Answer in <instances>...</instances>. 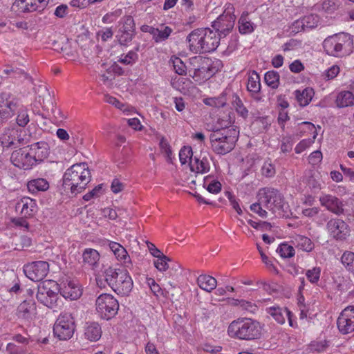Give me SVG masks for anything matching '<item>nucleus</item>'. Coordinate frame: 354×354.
Masks as SVG:
<instances>
[{
	"mask_svg": "<svg viewBox=\"0 0 354 354\" xmlns=\"http://www.w3.org/2000/svg\"><path fill=\"white\" fill-rule=\"evenodd\" d=\"M187 47L194 54L210 53L219 45V38L216 32L210 28H196L186 37Z\"/></svg>",
	"mask_w": 354,
	"mask_h": 354,
	"instance_id": "1",
	"label": "nucleus"
},
{
	"mask_svg": "<svg viewBox=\"0 0 354 354\" xmlns=\"http://www.w3.org/2000/svg\"><path fill=\"white\" fill-rule=\"evenodd\" d=\"M91 180V171L86 163L75 164L66 169L63 176V187L65 192L77 195L85 189Z\"/></svg>",
	"mask_w": 354,
	"mask_h": 354,
	"instance_id": "2",
	"label": "nucleus"
},
{
	"mask_svg": "<svg viewBox=\"0 0 354 354\" xmlns=\"http://www.w3.org/2000/svg\"><path fill=\"white\" fill-rule=\"evenodd\" d=\"M261 324L251 318H239L230 323L227 328L228 335L243 340H252L261 337Z\"/></svg>",
	"mask_w": 354,
	"mask_h": 354,
	"instance_id": "3",
	"label": "nucleus"
},
{
	"mask_svg": "<svg viewBox=\"0 0 354 354\" xmlns=\"http://www.w3.org/2000/svg\"><path fill=\"white\" fill-rule=\"evenodd\" d=\"M323 48L330 56L335 57L348 56L353 51V37L346 32L328 36L323 41Z\"/></svg>",
	"mask_w": 354,
	"mask_h": 354,
	"instance_id": "4",
	"label": "nucleus"
},
{
	"mask_svg": "<svg viewBox=\"0 0 354 354\" xmlns=\"http://www.w3.org/2000/svg\"><path fill=\"white\" fill-rule=\"evenodd\" d=\"M104 278L109 286L118 295L127 296L133 289L132 278L126 270L109 267L104 271Z\"/></svg>",
	"mask_w": 354,
	"mask_h": 354,
	"instance_id": "5",
	"label": "nucleus"
},
{
	"mask_svg": "<svg viewBox=\"0 0 354 354\" xmlns=\"http://www.w3.org/2000/svg\"><path fill=\"white\" fill-rule=\"evenodd\" d=\"M259 201L275 217L285 216L288 212V205L285 202L282 194L273 188H263L258 193Z\"/></svg>",
	"mask_w": 354,
	"mask_h": 354,
	"instance_id": "6",
	"label": "nucleus"
},
{
	"mask_svg": "<svg viewBox=\"0 0 354 354\" xmlns=\"http://www.w3.org/2000/svg\"><path fill=\"white\" fill-rule=\"evenodd\" d=\"M236 138V130L231 129L224 132L215 131L209 138L213 151L218 154H225L233 149Z\"/></svg>",
	"mask_w": 354,
	"mask_h": 354,
	"instance_id": "7",
	"label": "nucleus"
},
{
	"mask_svg": "<svg viewBox=\"0 0 354 354\" xmlns=\"http://www.w3.org/2000/svg\"><path fill=\"white\" fill-rule=\"evenodd\" d=\"M233 12V6L230 3L226 4L223 14L212 23L214 32H216L219 40L221 38L226 37L232 30L236 20Z\"/></svg>",
	"mask_w": 354,
	"mask_h": 354,
	"instance_id": "8",
	"label": "nucleus"
},
{
	"mask_svg": "<svg viewBox=\"0 0 354 354\" xmlns=\"http://www.w3.org/2000/svg\"><path fill=\"white\" fill-rule=\"evenodd\" d=\"M75 329L74 317L69 313H62L57 318L53 333L59 340H67L73 337Z\"/></svg>",
	"mask_w": 354,
	"mask_h": 354,
	"instance_id": "9",
	"label": "nucleus"
},
{
	"mask_svg": "<svg viewBox=\"0 0 354 354\" xmlns=\"http://www.w3.org/2000/svg\"><path fill=\"white\" fill-rule=\"evenodd\" d=\"M96 311L104 319L109 320L113 317L118 311V300L110 294H102L95 301Z\"/></svg>",
	"mask_w": 354,
	"mask_h": 354,
	"instance_id": "10",
	"label": "nucleus"
},
{
	"mask_svg": "<svg viewBox=\"0 0 354 354\" xmlns=\"http://www.w3.org/2000/svg\"><path fill=\"white\" fill-rule=\"evenodd\" d=\"M57 283L54 281H44L38 286L37 299L44 306L53 308L57 306V294L53 288L57 287Z\"/></svg>",
	"mask_w": 354,
	"mask_h": 354,
	"instance_id": "11",
	"label": "nucleus"
},
{
	"mask_svg": "<svg viewBox=\"0 0 354 354\" xmlns=\"http://www.w3.org/2000/svg\"><path fill=\"white\" fill-rule=\"evenodd\" d=\"M135 33V23L132 17L126 16L119 22V29L116 37L121 45L129 43Z\"/></svg>",
	"mask_w": 354,
	"mask_h": 354,
	"instance_id": "12",
	"label": "nucleus"
},
{
	"mask_svg": "<svg viewBox=\"0 0 354 354\" xmlns=\"http://www.w3.org/2000/svg\"><path fill=\"white\" fill-rule=\"evenodd\" d=\"M49 271V265L46 261L32 262L24 266L26 276L33 281H41Z\"/></svg>",
	"mask_w": 354,
	"mask_h": 354,
	"instance_id": "13",
	"label": "nucleus"
},
{
	"mask_svg": "<svg viewBox=\"0 0 354 354\" xmlns=\"http://www.w3.org/2000/svg\"><path fill=\"white\" fill-rule=\"evenodd\" d=\"M330 235L336 241H344L350 235V227L343 220L332 218L326 224Z\"/></svg>",
	"mask_w": 354,
	"mask_h": 354,
	"instance_id": "14",
	"label": "nucleus"
},
{
	"mask_svg": "<svg viewBox=\"0 0 354 354\" xmlns=\"http://www.w3.org/2000/svg\"><path fill=\"white\" fill-rule=\"evenodd\" d=\"M10 161L15 167L24 170L30 169L36 165L28 148L14 151L11 154Z\"/></svg>",
	"mask_w": 354,
	"mask_h": 354,
	"instance_id": "15",
	"label": "nucleus"
},
{
	"mask_svg": "<svg viewBox=\"0 0 354 354\" xmlns=\"http://www.w3.org/2000/svg\"><path fill=\"white\" fill-rule=\"evenodd\" d=\"M339 332L344 335L354 331V306H349L345 308L340 313L337 321Z\"/></svg>",
	"mask_w": 354,
	"mask_h": 354,
	"instance_id": "16",
	"label": "nucleus"
},
{
	"mask_svg": "<svg viewBox=\"0 0 354 354\" xmlns=\"http://www.w3.org/2000/svg\"><path fill=\"white\" fill-rule=\"evenodd\" d=\"M37 315L36 304L32 299L22 301L17 308V318L25 322H30Z\"/></svg>",
	"mask_w": 354,
	"mask_h": 354,
	"instance_id": "17",
	"label": "nucleus"
},
{
	"mask_svg": "<svg viewBox=\"0 0 354 354\" xmlns=\"http://www.w3.org/2000/svg\"><path fill=\"white\" fill-rule=\"evenodd\" d=\"M19 106V100L9 93L0 94V111L8 119L12 117Z\"/></svg>",
	"mask_w": 354,
	"mask_h": 354,
	"instance_id": "18",
	"label": "nucleus"
},
{
	"mask_svg": "<svg viewBox=\"0 0 354 354\" xmlns=\"http://www.w3.org/2000/svg\"><path fill=\"white\" fill-rule=\"evenodd\" d=\"M59 292L65 299L75 300L82 294L80 284L74 280L66 279L60 284Z\"/></svg>",
	"mask_w": 354,
	"mask_h": 354,
	"instance_id": "19",
	"label": "nucleus"
},
{
	"mask_svg": "<svg viewBox=\"0 0 354 354\" xmlns=\"http://www.w3.org/2000/svg\"><path fill=\"white\" fill-rule=\"evenodd\" d=\"M319 202L322 206L326 207L327 210L336 215L339 216L344 214L343 203L335 196L322 194L319 197Z\"/></svg>",
	"mask_w": 354,
	"mask_h": 354,
	"instance_id": "20",
	"label": "nucleus"
},
{
	"mask_svg": "<svg viewBox=\"0 0 354 354\" xmlns=\"http://www.w3.org/2000/svg\"><path fill=\"white\" fill-rule=\"evenodd\" d=\"M15 209L25 218L32 216L37 209L36 201L30 197H22L16 203Z\"/></svg>",
	"mask_w": 354,
	"mask_h": 354,
	"instance_id": "21",
	"label": "nucleus"
},
{
	"mask_svg": "<svg viewBox=\"0 0 354 354\" xmlns=\"http://www.w3.org/2000/svg\"><path fill=\"white\" fill-rule=\"evenodd\" d=\"M49 0H16L14 6L21 12H30L43 10Z\"/></svg>",
	"mask_w": 354,
	"mask_h": 354,
	"instance_id": "22",
	"label": "nucleus"
},
{
	"mask_svg": "<svg viewBox=\"0 0 354 354\" xmlns=\"http://www.w3.org/2000/svg\"><path fill=\"white\" fill-rule=\"evenodd\" d=\"M142 30L150 33L153 39L156 43L165 41L169 38L173 32L171 28L163 24H160L157 28L147 26L145 28H143Z\"/></svg>",
	"mask_w": 354,
	"mask_h": 354,
	"instance_id": "23",
	"label": "nucleus"
},
{
	"mask_svg": "<svg viewBox=\"0 0 354 354\" xmlns=\"http://www.w3.org/2000/svg\"><path fill=\"white\" fill-rule=\"evenodd\" d=\"M35 163L42 162L48 156V145L45 142H39L31 145L28 148Z\"/></svg>",
	"mask_w": 354,
	"mask_h": 354,
	"instance_id": "24",
	"label": "nucleus"
},
{
	"mask_svg": "<svg viewBox=\"0 0 354 354\" xmlns=\"http://www.w3.org/2000/svg\"><path fill=\"white\" fill-rule=\"evenodd\" d=\"M82 260L84 266L95 270L100 266V254L95 249L86 248L82 252Z\"/></svg>",
	"mask_w": 354,
	"mask_h": 354,
	"instance_id": "25",
	"label": "nucleus"
},
{
	"mask_svg": "<svg viewBox=\"0 0 354 354\" xmlns=\"http://www.w3.org/2000/svg\"><path fill=\"white\" fill-rule=\"evenodd\" d=\"M109 245L118 260L122 261L127 268H131V261L126 249L116 242L111 241Z\"/></svg>",
	"mask_w": 354,
	"mask_h": 354,
	"instance_id": "26",
	"label": "nucleus"
},
{
	"mask_svg": "<svg viewBox=\"0 0 354 354\" xmlns=\"http://www.w3.org/2000/svg\"><path fill=\"white\" fill-rule=\"evenodd\" d=\"M266 312L280 324H284L286 317L290 314V311L287 308H283L277 306L267 308Z\"/></svg>",
	"mask_w": 354,
	"mask_h": 354,
	"instance_id": "27",
	"label": "nucleus"
},
{
	"mask_svg": "<svg viewBox=\"0 0 354 354\" xmlns=\"http://www.w3.org/2000/svg\"><path fill=\"white\" fill-rule=\"evenodd\" d=\"M198 286L203 290L211 292L217 286L216 279L207 274H201L197 278Z\"/></svg>",
	"mask_w": 354,
	"mask_h": 354,
	"instance_id": "28",
	"label": "nucleus"
},
{
	"mask_svg": "<svg viewBox=\"0 0 354 354\" xmlns=\"http://www.w3.org/2000/svg\"><path fill=\"white\" fill-rule=\"evenodd\" d=\"M209 158L206 156L202 158L195 157L194 160L191 161L190 169L192 171L203 174L209 171Z\"/></svg>",
	"mask_w": 354,
	"mask_h": 354,
	"instance_id": "29",
	"label": "nucleus"
},
{
	"mask_svg": "<svg viewBox=\"0 0 354 354\" xmlns=\"http://www.w3.org/2000/svg\"><path fill=\"white\" fill-rule=\"evenodd\" d=\"M335 104L339 108H344L354 104V95L348 91L339 92L335 100Z\"/></svg>",
	"mask_w": 354,
	"mask_h": 354,
	"instance_id": "30",
	"label": "nucleus"
},
{
	"mask_svg": "<svg viewBox=\"0 0 354 354\" xmlns=\"http://www.w3.org/2000/svg\"><path fill=\"white\" fill-rule=\"evenodd\" d=\"M314 93L313 89L309 87L306 88L302 91L297 90L295 91V95L297 101L301 106H306L311 102Z\"/></svg>",
	"mask_w": 354,
	"mask_h": 354,
	"instance_id": "31",
	"label": "nucleus"
},
{
	"mask_svg": "<svg viewBox=\"0 0 354 354\" xmlns=\"http://www.w3.org/2000/svg\"><path fill=\"white\" fill-rule=\"evenodd\" d=\"M27 188L32 194L44 192L49 188V183L45 178H39L29 180L27 183Z\"/></svg>",
	"mask_w": 354,
	"mask_h": 354,
	"instance_id": "32",
	"label": "nucleus"
},
{
	"mask_svg": "<svg viewBox=\"0 0 354 354\" xmlns=\"http://www.w3.org/2000/svg\"><path fill=\"white\" fill-rule=\"evenodd\" d=\"M239 30L241 34H250L254 30V25L249 19L248 12H243L239 21Z\"/></svg>",
	"mask_w": 354,
	"mask_h": 354,
	"instance_id": "33",
	"label": "nucleus"
},
{
	"mask_svg": "<svg viewBox=\"0 0 354 354\" xmlns=\"http://www.w3.org/2000/svg\"><path fill=\"white\" fill-rule=\"evenodd\" d=\"M191 76L196 82H205L212 76V71L209 67L203 62V65L199 68H194V72Z\"/></svg>",
	"mask_w": 354,
	"mask_h": 354,
	"instance_id": "34",
	"label": "nucleus"
},
{
	"mask_svg": "<svg viewBox=\"0 0 354 354\" xmlns=\"http://www.w3.org/2000/svg\"><path fill=\"white\" fill-rule=\"evenodd\" d=\"M247 89L252 93H258L261 90L260 77L254 71L248 74Z\"/></svg>",
	"mask_w": 354,
	"mask_h": 354,
	"instance_id": "35",
	"label": "nucleus"
},
{
	"mask_svg": "<svg viewBox=\"0 0 354 354\" xmlns=\"http://www.w3.org/2000/svg\"><path fill=\"white\" fill-rule=\"evenodd\" d=\"M86 339L92 342L97 341L102 335V329L97 323H91L88 324L84 332Z\"/></svg>",
	"mask_w": 354,
	"mask_h": 354,
	"instance_id": "36",
	"label": "nucleus"
},
{
	"mask_svg": "<svg viewBox=\"0 0 354 354\" xmlns=\"http://www.w3.org/2000/svg\"><path fill=\"white\" fill-rule=\"evenodd\" d=\"M296 247L303 251L309 252L314 248V243L308 237L302 235H296L293 240Z\"/></svg>",
	"mask_w": 354,
	"mask_h": 354,
	"instance_id": "37",
	"label": "nucleus"
},
{
	"mask_svg": "<svg viewBox=\"0 0 354 354\" xmlns=\"http://www.w3.org/2000/svg\"><path fill=\"white\" fill-rule=\"evenodd\" d=\"M17 131L15 129H6L0 137V142L3 147H10L15 143Z\"/></svg>",
	"mask_w": 354,
	"mask_h": 354,
	"instance_id": "38",
	"label": "nucleus"
},
{
	"mask_svg": "<svg viewBox=\"0 0 354 354\" xmlns=\"http://www.w3.org/2000/svg\"><path fill=\"white\" fill-rule=\"evenodd\" d=\"M203 187L212 194H216L221 190V184L219 181L214 180L212 177L208 176L204 178Z\"/></svg>",
	"mask_w": 354,
	"mask_h": 354,
	"instance_id": "39",
	"label": "nucleus"
},
{
	"mask_svg": "<svg viewBox=\"0 0 354 354\" xmlns=\"http://www.w3.org/2000/svg\"><path fill=\"white\" fill-rule=\"evenodd\" d=\"M341 263L348 272L354 274V252L345 251L341 257Z\"/></svg>",
	"mask_w": 354,
	"mask_h": 354,
	"instance_id": "40",
	"label": "nucleus"
},
{
	"mask_svg": "<svg viewBox=\"0 0 354 354\" xmlns=\"http://www.w3.org/2000/svg\"><path fill=\"white\" fill-rule=\"evenodd\" d=\"M203 102L207 106L219 108L223 107L226 104L227 99L225 94L222 93L218 97L204 99Z\"/></svg>",
	"mask_w": 354,
	"mask_h": 354,
	"instance_id": "41",
	"label": "nucleus"
},
{
	"mask_svg": "<svg viewBox=\"0 0 354 354\" xmlns=\"http://www.w3.org/2000/svg\"><path fill=\"white\" fill-rule=\"evenodd\" d=\"M138 59V55L136 51L130 50L127 54L121 55L118 62L124 65H133Z\"/></svg>",
	"mask_w": 354,
	"mask_h": 354,
	"instance_id": "42",
	"label": "nucleus"
},
{
	"mask_svg": "<svg viewBox=\"0 0 354 354\" xmlns=\"http://www.w3.org/2000/svg\"><path fill=\"white\" fill-rule=\"evenodd\" d=\"M193 151L191 147L185 146L183 147L179 152V159L182 165H185L186 163L189 164V167L191 166V161L194 160L192 158Z\"/></svg>",
	"mask_w": 354,
	"mask_h": 354,
	"instance_id": "43",
	"label": "nucleus"
},
{
	"mask_svg": "<svg viewBox=\"0 0 354 354\" xmlns=\"http://www.w3.org/2000/svg\"><path fill=\"white\" fill-rule=\"evenodd\" d=\"M232 106L235 109L236 111L243 118H246L248 114V111L244 106L241 100L236 94L232 95Z\"/></svg>",
	"mask_w": 354,
	"mask_h": 354,
	"instance_id": "44",
	"label": "nucleus"
},
{
	"mask_svg": "<svg viewBox=\"0 0 354 354\" xmlns=\"http://www.w3.org/2000/svg\"><path fill=\"white\" fill-rule=\"evenodd\" d=\"M264 80L268 86L276 88L279 83V75L274 71H268L265 74Z\"/></svg>",
	"mask_w": 354,
	"mask_h": 354,
	"instance_id": "45",
	"label": "nucleus"
},
{
	"mask_svg": "<svg viewBox=\"0 0 354 354\" xmlns=\"http://www.w3.org/2000/svg\"><path fill=\"white\" fill-rule=\"evenodd\" d=\"M317 22L316 16L309 15L304 17L301 21H297L296 24L298 26L301 25L302 29L305 30L306 28L308 29L316 27Z\"/></svg>",
	"mask_w": 354,
	"mask_h": 354,
	"instance_id": "46",
	"label": "nucleus"
},
{
	"mask_svg": "<svg viewBox=\"0 0 354 354\" xmlns=\"http://www.w3.org/2000/svg\"><path fill=\"white\" fill-rule=\"evenodd\" d=\"M277 251L283 258H290L295 255L294 248L287 243L280 244Z\"/></svg>",
	"mask_w": 354,
	"mask_h": 354,
	"instance_id": "47",
	"label": "nucleus"
},
{
	"mask_svg": "<svg viewBox=\"0 0 354 354\" xmlns=\"http://www.w3.org/2000/svg\"><path fill=\"white\" fill-rule=\"evenodd\" d=\"M321 274V268L319 267H314L306 270V276L308 280L313 284L317 283L319 281Z\"/></svg>",
	"mask_w": 354,
	"mask_h": 354,
	"instance_id": "48",
	"label": "nucleus"
},
{
	"mask_svg": "<svg viewBox=\"0 0 354 354\" xmlns=\"http://www.w3.org/2000/svg\"><path fill=\"white\" fill-rule=\"evenodd\" d=\"M276 173L275 166L272 163L271 160H266L261 167V174L266 177H272Z\"/></svg>",
	"mask_w": 354,
	"mask_h": 354,
	"instance_id": "49",
	"label": "nucleus"
},
{
	"mask_svg": "<svg viewBox=\"0 0 354 354\" xmlns=\"http://www.w3.org/2000/svg\"><path fill=\"white\" fill-rule=\"evenodd\" d=\"M168 261L169 259L165 254L157 257V259L154 261L153 264L154 266L160 272H165L169 268Z\"/></svg>",
	"mask_w": 354,
	"mask_h": 354,
	"instance_id": "50",
	"label": "nucleus"
},
{
	"mask_svg": "<svg viewBox=\"0 0 354 354\" xmlns=\"http://www.w3.org/2000/svg\"><path fill=\"white\" fill-rule=\"evenodd\" d=\"M18 114L17 117V122L20 127L26 126L29 122V117L27 113V110L24 108H18Z\"/></svg>",
	"mask_w": 354,
	"mask_h": 354,
	"instance_id": "51",
	"label": "nucleus"
},
{
	"mask_svg": "<svg viewBox=\"0 0 354 354\" xmlns=\"http://www.w3.org/2000/svg\"><path fill=\"white\" fill-rule=\"evenodd\" d=\"M171 62L176 73L180 75L186 73V66L179 57L171 58Z\"/></svg>",
	"mask_w": 354,
	"mask_h": 354,
	"instance_id": "52",
	"label": "nucleus"
},
{
	"mask_svg": "<svg viewBox=\"0 0 354 354\" xmlns=\"http://www.w3.org/2000/svg\"><path fill=\"white\" fill-rule=\"evenodd\" d=\"M263 204L258 201L257 203H253L250 205V210L254 213L258 214L260 217L264 218H267L268 212L266 210L263 209Z\"/></svg>",
	"mask_w": 354,
	"mask_h": 354,
	"instance_id": "53",
	"label": "nucleus"
},
{
	"mask_svg": "<svg viewBox=\"0 0 354 354\" xmlns=\"http://www.w3.org/2000/svg\"><path fill=\"white\" fill-rule=\"evenodd\" d=\"M263 204L258 201L257 203H253L250 205V210L254 213L258 214L260 217L264 218H267L268 212L266 210L263 209Z\"/></svg>",
	"mask_w": 354,
	"mask_h": 354,
	"instance_id": "54",
	"label": "nucleus"
},
{
	"mask_svg": "<svg viewBox=\"0 0 354 354\" xmlns=\"http://www.w3.org/2000/svg\"><path fill=\"white\" fill-rule=\"evenodd\" d=\"M205 60L202 57L200 56H196L194 57H192L189 59V64H190V68L189 69V75L191 76V74H193L194 72V68H199L201 66L203 65V62H205Z\"/></svg>",
	"mask_w": 354,
	"mask_h": 354,
	"instance_id": "55",
	"label": "nucleus"
},
{
	"mask_svg": "<svg viewBox=\"0 0 354 354\" xmlns=\"http://www.w3.org/2000/svg\"><path fill=\"white\" fill-rule=\"evenodd\" d=\"M293 142L291 136H285L282 138L281 144V151L283 153H288L292 149Z\"/></svg>",
	"mask_w": 354,
	"mask_h": 354,
	"instance_id": "56",
	"label": "nucleus"
},
{
	"mask_svg": "<svg viewBox=\"0 0 354 354\" xmlns=\"http://www.w3.org/2000/svg\"><path fill=\"white\" fill-rule=\"evenodd\" d=\"M248 224H250L252 227L261 230H270L272 227V225L270 223L266 221H259L257 222L252 220L248 221Z\"/></svg>",
	"mask_w": 354,
	"mask_h": 354,
	"instance_id": "57",
	"label": "nucleus"
},
{
	"mask_svg": "<svg viewBox=\"0 0 354 354\" xmlns=\"http://www.w3.org/2000/svg\"><path fill=\"white\" fill-rule=\"evenodd\" d=\"M15 28L19 30H27L28 28V23L24 21H10L8 29L15 30Z\"/></svg>",
	"mask_w": 354,
	"mask_h": 354,
	"instance_id": "58",
	"label": "nucleus"
},
{
	"mask_svg": "<svg viewBox=\"0 0 354 354\" xmlns=\"http://www.w3.org/2000/svg\"><path fill=\"white\" fill-rule=\"evenodd\" d=\"M313 142V140L304 139L300 141L295 148V151L297 153H301L308 147H309Z\"/></svg>",
	"mask_w": 354,
	"mask_h": 354,
	"instance_id": "59",
	"label": "nucleus"
},
{
	"mask_svg": "<svg viewBox=\"0 0 354 354\" xmlns=\"http://www.w3.org/2000/svg\"><path fill=\"white\" fill-rule=\"evenodd\" d=\"M12 223L15 226L19 227L24 231L29 230V224L24 218H15L12 220Z\"/></svg>",
	"mask_w": 354,
	"mask_h": 354,
	"instance_id": "60",
	"label": "nucleus"
},
{
	"mask_svg": "<svg viewBox=\"0 0 354 354\" xmlns=\"http://www.w3.org/2000/svg\"><path fill=\"white\" fill-rule=\"evenodd\" d=\"M239 46V39L237 35H232L229 41L228 46L225 50L227 54H230L233 53L238 48Z\"/></svg>",
	"mask_w": 354,
	"mask_h": 354,
	"instance_id": "61",
	"label": "nucleus"
},
{
	"mask_svg": "<svg viewBox=\"0 0 354 354\" xmlns=\"http://www.w3.org/2000/svg\"><path fill=\"white\" fill-rule=\"evenodd\" d=\"M3 73L12 77H18L24 74V72L21 69L14 68L12 66H7L6 68L3 70Z\"/></svg>",
	"mask_w": 354,
	"mask_h": 354,
	"instance_id": "62",
	"label": "nucleus"
},
{
	"mask_svg": "<svg viewBox=\"0 0 354 354\" xmlns=\"http://www.w3.org/2000/svg\"><path fill=\"white\" fill-rule=\"evenodd\" d=\"M74 46H73V44H67L65 45L64 48H62V50L64 54L68 57L74 58L77 54V44L75 43L73 44Z\"/></svg>",
	"mask_w": 354,
	"mask_h": 354,
	"instance_id": "63",
	"label": "nucleus"
},
{
	"mask_svg": "<svg viewBox=\"0 0 354 354\" xmlns=\"http://www.w3.org/2000/svg\"><path fill=\"white\" fill-rule=\"evenodd\" d=\"M6 350L10 354H25L24 347L17 346L15 343H8Z\"/></svg>",
	"mask_w": 354,
	"mask_h": 354,
	"instance_id": "64",
	"label": "nucleus"
}]
</instances>
